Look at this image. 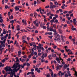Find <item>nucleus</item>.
Listing matches in <instances>:
<instances>
[{
    "label": "nucleus",
    "instance_id": "c85d7f7f",
    "mask_svg": "<svg viewBox=\"0 0 77 77\" xmlns=\"http://www.w3.org/2000/svg\"><path fill=\"white\" fill-rule=\"evenodd\" d=\"M3 31H4L3 32V34H4L5 35V34L6 33V31L5 29H3Z\"/></svg>",
    "mask_w": 77,
    "mask_h": 77
},
{
    "label": "nucleus",
    "instance_id": "de8ad7c7",
    "mask_svg": "<svg viewBox=\"0 0 77 77\" xmlns=\"http://www.w3.org/2000/svg\"><path fill=\"white\" fill-rule=\"evenodd\" d=\"M0 43H1V45H3V42H2V41H0Z\"/></svg>",
    "mask_w": 77,
    "mask_h": 77
},
{
    "label": "nucleus",
    "instance_id": "aec40b11",
    "mask_svg": "<svg viewBox=\"0 0 77 77\" xmlns=\"http://www.w3.org/2000/svg\"><path fill=\"white\" fill-rule=\"evenodd\" d=\"M62 27L61 26H60V25H58L57 26V29H59H59H61L62 28Z\"/></svg>",
    "mask_w": 77,
    "mask_h": 77
},
{
    "label": "nucleus",
    "instance_id": "412c9836",
    "mask_svg": "<svg viewBox=\"0 0 77 77\" xmlns=\"http://www.w3.org/2000/svg\"><path fill=\"white\" fill-rule=\"evenodd\" d=\"M12 69L10 67H9L8 68V71H12Z\"/></svg>",
    "mask_w": 77,
    "mask_h": 77
},
{
    "label": "nucleus",
    "instance_id": "603ef678",
    "mask_svg": "<svg viewBox=\"0 0 77 77\" xmlns=\"http://www.w3.org/2000/svg\"><path fill=\"white\" fill-rule=\"evenodd\" d=\"M57 48V46L56 45H54L53 47V48L54 49H56Z\"/></svg>",
    "mask_w": 77,
    "mask_h": 77
},
{
    "label": "nucleus",
    "instance_id": "ddd939ff",
    "mask_svg": "<svg viewBox=\"0 0 77 77\" xmlns=\"http://www.w3.org/2000/svg\"><path fill=\"white\" fill-rule=\"evenodd\" d=\"M2 14H0V23H3V19H2V17L1 16Z\"/></svg>",
    "mask_w": 77,
    "mask_h": 77
},
{
    "label": "nucleus",
    "instance_id": "393cba45",
    "mask_svg": "<svg viewBox=\"0 0 77 77\" xmlns=\"http://www.w3.org/2000/svg\"><path fill=\"white\" fill-rule=\"evenodd\" d=\"M53 28H50L49 29V30L48 31H50V32H53Z\"/></svg>",
    "mask_w": 77,
    "mask_h": 77
},
{
    "label": "nucleus",
    "instance_id": "6e6d98bb",
    "mask_svg": "<svg viewBox=\"0 0 77 77\" xmlns=\"http://www.w3.org/2000/svg\"><path fill=\"white\" fill-rule=\"evenodd\" d=\"M57 32L56 31V32H54V35H57Z\"/></svg>",
    "mask_w": 77,
    "mask_h": 77
},
{
    "label": "nucleus",
    "instance_id": "6ab92c4d",
    "mask_svg": "<svg viewBox=\"0 0 77 77\" xmlns=\"http://www.w3.org/2000/svg\"><path fill=\"white\" fill-rule=\"evenodd\" d=\"M55 6H57L59 5V3H57V1H56L54 2Z\"/></svg>",
    "mask_w": 77,
    "mask_h": 77
},
{
    "label": "nucleus",
    "instance_id": "9d476101",
    "mask_svg": "<svg viewBox=\"0 0 77 77\" xmlns=\"http://www.w3.org/2000/svg\"><path fill=\"white\" fill-rule=\"evenodd\" d=\"M65 48V50L66 51V52H67V53H68V51H71V50H70V49H69L68 50V49H67L66 48H67V46H66L65 47H64Z\"/></svg>",
    "mask_w": 77,
    "mask_h": 77
},
{
    "label": "nucleus",
    "instance_id": "f03ea898",
    "mask_svg": "<svg viewBox=\"0 0 77 77\" xmlns=\"http://www.w3.org/2000/svg\"><path fill=\"white\" fill-rule=\"evenodd\" d=\"M60 35H59L58 34L57 36V37H55L54 38V40L55 41H60Z\"/></svg>",
    "mask_w": 77,
    "mask_h": 77
},
{
    "label": "nucleus",
    "instance_id": "338daca9",
    "mask_svg": "<svg viewBox=\"0 0 77 77\" xmlns=\"http://www.w3.org/2000/svg\"><path fill=\"white\" fill-rule=\"evenodd\" d=\"M72 12V11H70L68 12V13H69V14H71Z\"/></svg>",
    "mask_w": 77,
    "mask_h": 77
},
{
    "label": "nucleus",
    "instance_id": "49530a36",
    "mask_svg": "<svg viewBox=\"0 0 77 77\" xmlns=\"http://www.w3.org/2000/svg\"><path fill=\"white\" fill-rule=\"evenodd\" d=\"M27 63L26 62L24 63H23V66H26V64Z\"/></svg>",
    "mask_w": 77,
    "mask_h": 77
},
{
    "label": "nucleus",
    "instance_id": "052dcab7",
    "mask_svg": "<svg viewBox=\"0 0 77 77\" xmlns=\"http://www.w3.org/2000/svg\"><path fill=\"white\" fill-rule=\"evenodd\" d=\"M5 61H6V60L4 59H3L2 60V62L3 63H5Z\"/></svg>",
    "mask_w": 77,
    "mask_h": 77
},
{
    "label": "nucleus",
    "instance_id": "58836bf2",
    "mask_svg": "<svg viewBox=\"0 0 77 77\" xmlns=\"http://www.w3.org/2000/svg\"><path fill=\"white\" fill-rule=\"evenodd\" d=\"M59 11L60 13H62L63 12V10H62V9H59Z\"/></svg>",
    "mask_w": 77,
    "mask_h": 77
},
{
    "label": "nucleus",
    "instance_id": "37998d69",
    "mask_svg": "<svg viewBox=\"0 0 77 77\" xmlns=\"http://www.w3.org/2000/svg\"><path fill=\"white\" fill-rule=\"evenodd\" d=\"M51 55L50 54L48 56V58L49 59H51Z\"/></svg>",
    "mask_w": 77,
    "mask_h": 77
},
{
    "label": "nucleus",
    "instance_id": "8fccbe9b",
    "mask_svg": "<svg viewBox=\"0 0 77 77\" xmlns=\"http://www.w3.org/2000/svg\"><path fill=\"white\" fill-rule=\"evenodd\" d=\"M53 74L54 73H53V72H51V75L52 77H53Z\"/></svg>",
    "mask_w": 77,
    "mask_h": 77
},
{
    "label": "nucleus",
    "instance_id": "423d86ee",
    "mask_svg": "<svg viewBox=\"0 0 77 77\" xmlns=\"http://www.w3.org/2000/svg\"><path fill=\"white\" fill-rule=\"evenodd\" d=\"M69 68H67V70H68L67 72V74L69 76H71V74H70V72L69 71Z\"/></svg>",
    "mask_w": 77,
    "mask_h": 77
},
{
    "label": "nucleus",
    "instance_id": "0e129e2a",
    "mask_svg": "<svg viewBox=\"0 0 77 77\" xmlns=\"http://www.w3.org/2000/svg\"><path fill=\"white\" fill-rule=\"evenodd\" d=\"M30 74L31 75H33V74H34V72H30Z\"/></svg>",
    "mask_w": 77,
    "mask_h": 77
},
{
    "label": "nucleus",
    "instance_id": "2f4dec72",
    "mask_svg": "<svg viewBox=\"0 0 77 77\" xmlns=\"http://www.w3.org/2000/svg\"><path fill=\"white\" fill-rule=\"evenodd\" d=\"M53 27H54V29H56V25L55 24L53 25Z\"/></svg>",
    "mask_w": 77,
    "mask_h": 77
},
{
    "label": "nucleus",
    "instance_id": "f704fd0d",
    "mask_svg": "<svg viewBox=\"0 0 77 77\" xmlns=\"http://www.w3.org/2000/svg\"><path fill=\"white\" fill-rule=\"evenodd\" d=\"M34 17H35V18L36 17L37 14L35 12L34 13Z\"/></svg>",
    "mask_w": 77,
    "mask_h": 77
},
{
    "label": "nucleus",
    "instance_id": "a19ab883",
    "mask_svg": "<svg viewBox=\"0 0 77 77\" xmlns=\"http://www.w3.org/2000/svg\"><path fill=\"white\" fill-rule=\"evenodd\" d=\"M40 49L41 50H42V51H44V50H45L44 48L43 47H41V49Z\"/></svg>",
    "mask_w": 77,
    "mask_h": 77
},
{
    "label": "nucleus",
    "instance_id": "20e7f679",
    "mask_svg": "<svg viewBox=\"0 0 77 77\" xmlns=\"http://www.w3.org/2000/svg\"><path fill=\"white\" fill-rule=\"evenodd\" d=\"M42 56H41V57L42 59H44L45 57V54H44V53L43 52H42Z\"/></svg>",
    "mask_w": 77,
    "mask_h": 77
},
{
    "label": "nucleus",
    "instance_id": "7ed1b4c3",
    "mask_svg": "<svg viewBox=\"0 0 77 77\" xmlns=\"http://www.w3.org/2000/svg\"><path fill=\"white\" fill-rule=\"evenodd\" d=\"M57 75H58L60 76L61 75V76H62V75H64V73H62V71H60L58 73Z\"/></svg>",
    "mask_w": 77,
    "mask_h": 77
},
{
    "label": "nucleus",
    "instance_id": "72a5a7b5",
    "mask_svg": "<svg viewBox=\"0 0 77 77\" xmlns=\"http://www.w3.org/2000/svg\"><path fill=\"white\" fill-rule=\"evenodd\" d=\"M48 35H53V33L51 32H49L48 33Z\"/></svg>",
    "mask_w": 77,
    "mask_h": 77
},
{
    "label": "nucleus",
    "instance_id": "5701e85b",
    "mask_svg": "<svg viewBox=\"0 0 77 77\" xmlns=\"http://www.w3.org/2000/svg\"><path fill=\"white\" fill-rule=\"evenodd\" d=\"M63 67L64 68H65V69H66V68H68V65L66 64H65L64 66Z\"/></svg>",
    "mask_w": 77,
    "mask_h": 77
},
{
    "label": "nucleus",
    "instance_id": "a878e982",
    "mask_svg": "<svg viewBox=\"0 0 77 77\" xmlns=\"http://www.w3.org/2000/svg\"><path fill=\"white\" fill-rule=\"evenodd\" d=\"M26 61V59L23 58L22 60V62H24Z\"/></svg>",
    "mask_w": 77,
    "mask_h": 77
},
{
    "label": "nucleus",
    "instance_id": "79ce46f5",
    "mask_svg": "<svg viewBox=\"0 0 77 77\" xmlns=\"http://www.w3.org/2000/svg\"><path fill=\"white\" fill-rule=\"evenodd\" d=\"M51 52L53 53H55V51L53 49L51 50Z\"/></svg>",
    "mask_w": 77,
    "mask_h": 77
},
{
    "label": "nucleus",
    "instance_id": "b1692460",
    "mask_svg": "<svg viewBox=\"0 0 77 77\" xmlns=\"http://www.w3.org/2000/svg\"><path fill=\"white\" fill-rule=\"evenodd\" d=\"M46 28H47V29L48 31L50 30V26H49V25H48L46 27Z\"/></svg>",
    "mask_w": 77,
    "mask_h": 77
},
{
    "label": "nucleus",
    "instance_id": "2eb2a0df",
    "mask_svg": "<svg viewBox=\"0 0 77 77\" xmlns=\"http://www.w3.org/2000/svg\"><path fill=\"white\" fill-rule=\"evenodd\" d=\"M15 11H19V8H18V7L16 6L14 7Z\"/></svg>",
    "mask_w": 77,
    "mask_h": 77
},
{
    "label": "nucleus",
    "instance_id": "a18cd8bd",
    "mask_svg": "<svg viewBox=\"0 0 77 77\" xmlns=\"http://www.w3.org/2000/svg\"><path fill=\"white\" fill-rule=\"evenodd\" d=\"M42 27L44 29H47V27L45 26H42Z\"/></svg>",
    "mask_w": 77,
    "mask_h": 77
},
{
    "label": "nucleus",
    "instance_id": "dca6fc26",
    "mask_svg": "<svg viewBox=\"0 0 77 77\" xmlns=\"http://www.w3.org/2000/svg\"><path fill=\"white\" fill-rule=\"evenodd\" d=\"M11 74H15V69H12L11 70Z\"/></svg>",
    "mask_w": 77,
    "mask_h": 77
},
{
    "label": "nucleus",
    "instance_id": "bf43d9fd",
    "mask_svg": "<svg viewBox=\"0 0 77 77\" xmlns=\"http://www.w3.org/2000/svg\"><path fill=\"white\" fill-rule=\"evenodd\" d=\"M66 32H69V33H70V31H69V30L68 29H66Z\"/></svg>",
    "mask_w": 77,
    "mask_h": 77
},
{
    "label": "nucleus",
    "instance_id": "c9c22d12",
    "mask_svg": "<svg viewBox=\"0 0 77 77\" xmlns=\"http://www.w3.org/2000/svg\"><path fill=\"white\" fill-rule=\"evenodd\" d=\"M52 57H57L56 56V54H52Z\"/></svg>",
    "mask_w": 77,
    "mask_h": 77
},
{
    "label": "nucleus",
    "instance_id": "cd10ccee",
    "mask_svg": "<svg viewBox=\"0 0 77 77\" xmlns=\"http://www.w3.org/2000/svg\"><path fill=\"white\" fill-rule=\"evenodd\" d=\"M8 32H9V34L8 36H11V30H9Z\"/></svg>",
    "mask_w": 77,
    "mask_h": 77
},
{
    "label": "nucleus",
    "instance_id": "ea45409f",
    "mask_svg": "<svg viewBox=\"0 0 77 77\" xmlns=\"http://www.w3.org/2000/svg\"><path fill=\"white\" fill-rule=\"evenodd\" d=\"M51 14V12H49L47 14V16H50V14Z\"/></svg>",
    "mask_w": 77,
    "mask_h": 77
},
{
    "label": "nucleus",
    "instance_id": "a211bd4d",
    "mask_svg": "<svg viewBox=\"0 0 77 77\" xmlns=\"http://www.w3.org/2000/svg\"><path fill=\"white\" fill-rule=\"evenodd\" d=\"M22 39H23V40H25L26 39H27V37L26 35L23 36L22 38Z\"/></svg>",
    "mask_w": 77,
    "mask_h": 77
},
{
    "label": "nucleus",
    "instance_id": "7c9ffc66",
    "mask_svg": "<svg viewBox=\"0 0 77 77\" xmlns=\"http://www.w3.org/2000/svg\"><path fill=\"white\" fill-rule=\"evenodd\" d=\"M23 43H26V44H27V42H26V41L25 40L23 41Z\"/></svg>",
    "mask_w": 77,
    "mask_h": 77
},
{
    "label": "nucleus",
    "instance_id": "39448f33",
    "mask_svg": "<svg viewBox=\"0 0 77 77\" xmlns=\"http://www.w3.org/2000/svg\"><path fill=\"white\" fill-rule=\"evenodd\" d=\"M57 7H58V6H56L54 5H51L49 7L50 9H52V8H57Z\"/></svg>",
    "mask_w": 77,
    "mask_h": 77
},
{
    "label": "nucleus",
    "instance_id": "bb28decb",
    "mask_svg": "<svg viewBox=\"0 0 77 77\" xmlns=\"http://www.w3.org/2000/svg\"><path fill=\"white\" fill-rule=\"evenodd\" d=\"M38 45L39 46V48L41 49V47H42V45H41V43H39L38 44Z\"/></svg>",
    "mask_w": 77,
    "mask_h": 77
},
{
    "label": "nucleus",
    "instance_id": "69168bd1",
    "mask_svg": "<svg viewBox=\"0 0 77 77\" xmlns=\"http://www.w3.org/2000/svg\"><path fill=\"white\" fill-rule=\"evenodd\" d=\"M36 3H37V2H36V1H35L34 2V5H36Z\"/></svg>",
    "mask_w": 77,
    "mask_h": 77
},
{
    "label": "nucleus",
    "instance_id": "c756f323",
    "mask_svg": "<svg viewBox=\"0 0 77 77\" xmlns=\"http://www.w3.org/2000/svg\"><path fill=\"white\" fill-rule=\"evenodd\" d=\"M66 18H67L69 17L68 16H69V14H67L66 15Z\"/></svg>",
    "mask_w": 77,
    "mask_h": 77
},
{
    "label": "nucleus",
    "instance_id": "e433bc0d",
    "mask_svg": "<svg viewBox=\"0 0 77 77\" xmlns=\"http://www.w3.org/2000/svg\"><path fill=\"white\" fill-rule=\"evenodd\" d=\"M8 67L7 66L5 69L6 71H8Z\"/></svg>",
    "mask_w": 77,
    "mask_h": 77
},
{
    "label": "nucleus",
    "instance_id": "864d4df0",
    "mask_svg": "<svg viewBox=\"0 0 77 77\" xmlns=\"http://www.w3.org/2000/svg\"><path fill=\"white\" fill-rule=\"evenodd\" d=\"M63 14H67L68 13V11H65L63 12Z\"/></svg>",
    "mask_w": 77,
    "mask_h": 77
},
{
    "label": "nucleus",
    "instance_id": "774afa93",
    "mask_svg": "<svg viewBox=\"0 0 77 77\" xmlns=\"http://www.w3.org/2000/svg\"><path fill=\"white\" fill-rule=\"evenodd\" d=\"M57 74H54V77H57Z\"/></svg>",
    "mask_w": 77,
    "mask_h": 77
},
{
    "label": "nucleus",
    "instance_id": "f3484780",
    "mask_svg": "<svg viewBox=\"0 0 77 77\" xmlns=\"http://www.w3.org/2000/svg\"><path fill=\"white\" fill-rule=\"evenodd\" d=\"M40 59H41V62H42V63L45 62V60H44V59H41V58H39V60H40Z\"/></svg>",
    "mask_w": 77,
    "mask_h": 77
},
{
    "label": "nucleus",
    "instance_id": "4468645a",
    "mask_svg": "<svg viewBox=\"0 0 77 77\" xmlns=\"http://www.w3.org/2000/svg\"><path fill=\"white\" fill-rule=\"evenodd\" d=\"M73 21L75 25H77V24H76V18H75L73 19Z\"/></svg>",
    "mask_w": 77,
    "mask_h": 77
},
{
    "label": "nucleus",
    "instance_id": "473e14b6",
    "mask_svg": "<svg viewBox=\"0 0 77 77\" xmlns=\"http://www.w3.org/2000/svg\"><path fill=\"white\" fill-rule=\"evenodd\" d=\"M63 56L64 57H63V58H66V57H68V56L66 55L65 53L63 54Z\"/></svg>",
    "mask_w": 77,
    "mask_h": 77
},
{
    "label": "nucleus",
    "instance_id": "f8f14e48",
    "mask_svg": "<svg viewBox=\"0 0 77 77\" xmlns=\"http://www.w3.org/2000/svg\"><path fill=\"white\" fill-rule=\"evenodd\" d=\"M57 66L56 67V70L57 71H59V67H60V65H59L58 64H57Z\"/></svg>",
    "mask_w": 77,
    "mask_h": 77
},
{
    "label": "nucleus",
    "instance_id": "680f3d73",
    "mask_svg": "<svg viewBox=\"0 0 77 77\" xmlns=\"http://www.w3.org/2000/svg\"><path fill=\"white\" fill-rule=\"evenodd\" d=\"M48 38H49L50 39H52V38H53V35H51V36H48Z\"/></svg>",
    "mask_w": 77,
    "mask_h": 77
},
{
    "label": "nucleus",
    "instance_id": "e2e57ef3",
    "mask_svg": "<svg viewBox=\"0 0 77 77\" xmlns=\"http://www.w3.org/2000/svg\"><path fill=\"white\" fill-rule=\"evenodd\" d=\"M75 75H76V77H77V71H75Z\"/></svg>",
    "mask_w": 77,
    "mask_h": 77
},
{
    "label": "nucleus",
    "instance_id": "5fc2aeb1",
    "mask_svg": "<svg viewBox=\"0 0 77 77\" xmlns=\"http://www.w3.org/2000/svg\"><path fill=\"white\" fill-rule=\"evenodd\" d=\"M56 14H58V13H59V10H57L56 11Z\"/></svg>",
    "mask_w": 77,
    "mask_h": 77
},
{
    "label": "nucleus",
    "instance_id": "6e6552de",
    "mask_svg": "<svg viewBox=\"0 0 77 77\" xmlns=\"http://www.w3.org/2000/svg\"><path fill=\"white\" fill-rule=\"evenodd\" d=\"M18 57H20L21 56V51L20 50L18 51Z\"/></svg>",
    "mask_w": 77,
    "mask_h": 77
},
{
    "label": "nucleus",
    "instance_id": "c03bdc74",
    "mask_svg": "<svg viewBox=\"0 0 77 77\" xmlns=\"http://www.w3.org/2000/svg\"><path fill=\"white\" fill-rule=\"evenodd\" d=\"M37 4H40L41 3V2L39 1V0H37Z\"/></svg>",
    "mask_w": 77,
    "mask_h": 77
},
{
    "label": "nucleus",
    "instance_id": "13d9d810",
    "mask_svg": "<svg viewBox=\"0 0 77 77\" xmlns=\"http://www.w3.org/2000/svg\"><path fill=\"white\" fill-rule=\"evenodd\" d=\"M42 25H43L42 24V22H41V24H40V26L41 27H42L43 26Z\"/></svg>",
    "mask_w": 77,
    "mask_h": 77
},
{
    "label": "nucleus",
    "instance_id": "4be33fe9",
    "mask_svg": "<svg viewBox=\"0 0 77 77\" xmlns=\"http://www.w3.org/2000/svg\"><path fill=\"white\" fill-rule=\"evenodd\" d=\"M16 62H19V59H18V57H16Z\"/></svg>",
    "mask_w": 77,
    "mask_h": 77
},
{
    "label": "nucleus",
    "instance_id": "4d7b16f0",
    "mask_svg": "<svg viewBox=\"0 0 77 77\" xmlns=\"http://www.w3.org/2000/svg\"><path fill=\"white\" fill-rule=\"evenodd\" d=\"M67 18L68 20H71V17H67Z\"/></svg>",
    "mask_w": 77,
    "mask_h": 77
},
{
    "label": "nucleus",
    "instance_id": "0eeeda50",
    "mask_svg": "<svg viewBox=\"0 0 77 77\" xmlns=\"http://www.w3.org/2000/svg\"><path fill=\"white\" fill-rule=\"evenodd\" d=\"M35 71H37V72H38V73H40V72H41V70L40 69H39V68L38 69V68H35Z\"/></svg>",
    "mask_w": 77,
    "mask_h": 77
},
{
    "label": "nucleus",
    "instance_id": "1a4fd4ad",
    "mask_svg": "<svg viewBox=\"0 0 77 77\" xmlns=\"http://www.w3.org/2000/svg\"><path fill=\"white\" fill-rule=\"evenodd\" d=\"M56 60L57 61V62L58 63H60V61L59 60V58L57 57H56Z\"/></svg>",
    "mask_w": 77,
    "mask_h": 77
},
{
    "label": "nucleus",
    "instance_id": "3c124183",
    "mask_svg": "<svg viewBox=\"0 0 77 77\" xmlns=\"http://www.w3.org/2000/svg\"><path fill=\"white\" fill-rule=\"evenodd\" d=\"M30 64L29 63H27L26 64V66H30Z\"/></svg>",
    "mask_w": 77,
    "mask_h": 77
},
{
    "label": "nucleus",
    "instance_id": "9b49d317",
    "mask_svg": "<svg viewBox=\"0 0 77 77\" xmlns=\"http://www.w3.org/2000/svg\"><path fill=\"white\" fill-rule=\"evenodd\" d=\"M12 68H14V69H17L18 68V66L16 65V64L14 63L13 66L12 67Z\"/></svg>",
    "mask_w": 77,
    "mask_h": 77
},
{
    "label": "nucleus",
    "instance_id": "f257e3e1",
    "mask_svg": "<svg viewBox=\"0 0 77 77\" xmlns=\"http://www.w3.org/2000/svg\"><path fill=\"white\" fill-rule=\"evenodd\" d=\"M60 37L62 39L60 40V42L63 43L65 42V40H64L63 39H66V37H65V36L61 35H60Z\"/></svg>",
    "mask_w": 77,
    "mask_h": 77
},
{
    "label": "nucleus",
    "instance_id": "09e8293b",
    "mask_svg": "<svg viewBox=\"0 0 77 77\" xmlns=\"http://www.w3.org/2000/svg\"><path fill=\"white\" fill-rule=\"evenodd\" d=\"M37 40H38L39 42L40 41V40H39V38H38V37H37L36 38Z\"/></svg>",
    "mask_w": 77,
    "mask_h": 77
},
{
    "label": "nucleus",
    "instance_id": "4c0bfd02",
    "mask_svg": "<svg viewBox=\"0 0 77 77\" xmlns=\"http://www.w3.org/2000/svg\"><path fill=\"white\" fill-rule=\"evenodd\" d=\"M10 23L12 24H14V20H11Z\"/></svg>",
    "mask_w": 77,
    "mask_h": 77
}]
</instances>
